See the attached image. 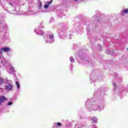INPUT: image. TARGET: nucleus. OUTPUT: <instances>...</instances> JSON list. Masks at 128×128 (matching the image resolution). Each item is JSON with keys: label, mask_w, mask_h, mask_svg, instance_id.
<instances>
[{"label": "nucleus", "mask_w": 128, "mask_h": 128, "mask_svg": "<svg viewBox=\"0 0 128 128\" xmlns=\"http://www.w3.org/2000/svg\"><path fill=\"white\" fill-rule=\"evenodd\" d=\"M92 100L90 98H88L86 102L85 106L89 110H98L100 112V110H102L104 108V102L96 100L92 103Z\"/></svg>", "instance_id": "obj_1"}, {"label": "nucleus", "mask_w": 128, "mask_h": 128, "mask_svg": "<svg viewBox=\"0 0 128 128\" xmlns=\"http://www.w3.org/2000/svg\"><path fill=\"white\" fill-rule=\"evenodd\" d=\"M60 30H58V36L60 38L66 40V30L68 28V22L60 23L59 24Z\"/></svg>", "instance_id": "obj_2"}, {"label": "nucleus", "mask_w": 128, "mask_h": 128, "mask_svg": "<svg viewBox=\"0 0 128 128\" xmlns=\"http://www.w3.org/2000/svg\"><path fill=\"white\" fill-rule=\"evenodd\" d=\"M46 36V44H52V42H54V34H52V32H47Z\"/></svg>", "instance_id": "obj_3"}, {"label": "nucleus", "mask_w": 128, "mask_h": 128, "mask_svg": "<svg viewBox=\"0 0 128 128\" xmlns=\"http://www.w3.org/2000/svg\"><path fill=\"white\" fill-rule=\"evenodd\" d=\"M78 56L83 64H88V58L86 57V54L80 52L78 53Z\"/></svg>", "instance_id": "obj_4"}, {"label": "nucleus", "mask_w": 128, "mask_h": 128, "mask_svg": "<svg viewBox=\"0 0 128 128\" xmlns=\"http://www.w3.org/2000/svg\"><path fill=\"white\" fill-rule=\"evenodd\" d=\"M42 28H44V26H42V23L40 24L38 28L34 30L36 34H38V36H44V30H42Z\"/></svg>", "instance_id": "obj_5"}, {"label": "nucleus", "mask_w": 128, "mask_h": 128, "mask_svg": "<svg viewBox=\"0 0 128 128\" xmlns=\"http://www.w3.org/2000/svg\"><path fill=\"white\" fill-rule=\"evenodd\" d=\"M56 14L58 18H62L64 16V9L58 10L56 11Z\"/></svg>", "instance_id": "obj_6"}, {"label": "nucleus", "mask_w": 128, "mask_h": 128, "mask_svg": "<svg viewBox=\"0 0 128 128\" xmlns=\"http://www.w3.org/2000/svg\"><path fill=\"white\" fill-rule=\"evenodd\" d=\"M93 18L94 20H97L98 22H100L98 18H100V13L98 11H96V14L94 16Z\"/></svg>", "instance_id": "obj_7"}, {"label": "nucleus", "mask_w": 128, "mask_h": 128, "mask_svg": "<svg viewBox=\"0 0 128 128\" xmlns=\"http://www.w3.org/2000/svg\"><path fill=\"white\" fill-rule=\"evenodd\" d=\"M10 69H7V72L10 74H14L16 70H14V68L10 65Z\"/></svg>", "instance_id": "obj_8"}, {"label": "nucleus", "mask_w": 128, "mask_h": 128, "mask_svg": "<svg viewBox=\"0 0 128 128\" xmlns=\"http://www.w3.org/2000/svg\"><path fill=\"white\" fill-rule=\"evenodd\" d=\"M12 84H8L6 85H5V88L7 90H12Z\"/></svg>", "instance_id": "obj_9"}, {"label": "nucleus", "mask_w": 128, "mask_h": 128, "mask_svg": "<svg viewBox=\"0 0 128 128\" xmlns=\"http://www.w3.org/2000/svg\"><path fill=\"white\" fill-rule=\"evenodd\" d=\"M5 100H6V96H0V106H2V104L4 102Z\"/></svg>", "instance_id": "obj_10"}, {"label": "nucleus", "mask_w": 128, "mask_h": 128, "mask_svg": "<svg viewBox=\"0 0 128 128\" xmlns=\"http://www.w3.org/2000/svg\"><path fill=\"white\" fill-rule=\"evenodd\" d=\"M1 50H3L4 52H8L10 50V47H6L2 48Z\"/></svg>", "instance_id": "obj_11"}, {"label": "nucleus", "mask_w": 128, "mask_h": 128, "mask_svg": "<svg viewBox=\"0 0 128 128\" xmlns=\"http://www.w3.org/2000/svg\"><path fill=\"white\" fill-rule=\"evenodd\" d=\"M42 2H39V5L38 6V10H40L41 12H46L44 10H42Z\"/></svg>", "instance_id": "obj_12"}, {"label": "nucleus", "mask_w": 128, "mask_h": 128, "mask_svg": "<svg viewBox=\"0 0 128 128\" xmlns=\"http://www.w3.org/2000/svg\"><path fill=\"white\" fill-rule=\"evenodd\" d=\"M61 126L62 124L60 122H55L53 126V128H58V126Z\"/></svg>", "instance_id": "obj_13"}, {"label": "nucleus", "mask_w": 128, "mask_h": 128, "mask_svg": "<svg viewBox=\"0 0 128 128\" xmlns=\"http://www.w3.org/2000/svg\"><path fill=\"white\" fill-rule=\"evenodd\" d=\"M2 84H12V81L7 79H3Z\"/></svg>", "instance_id": "obj_14"}, {"label": "nucleus", "mask_w": 128, "mask_h": 128, "mask_svg": "<svg viewBox=\"0 0 128 128\" xmlns=\"http://www.w3.org/2000/svg\"><path fill=\"white\" fill-rule=\"evenodd\" d=\"M91 120L92 121V122L96 124L98 122V118L96 116H93L91 118Z\"/></svg>", "instance_id": "obj_15"}, {"label": "nucleus", "mask_w": 128, "mask_h": 128, "mask_svg": "<svg viewBox=\"0 0 128 128\" xmlns=\"http://www.w3.org/2000/svg\"><path fill=\"white\" fill-rule=\"evenodd\" d=\"M104 87H102L98 90V91H95L94 92V96H96V94H98V92H101L102 90H104Z\"/></svg>", "instance_id": "obj_16"}, {"label": "nucleus", "mask_w": 128, "mask_h": 128, "mask_svg": "<svg viewBox=\"0 0 128 128\" xmlns=\"http://www.w3.org/2000/svg\"><path fill=\"white\" fill-rule=\"evenodd\" d=\"M124 14H128V9L126 8L123 11H121V14L124 15Z\"/></svg>", "instance_id": "obj_17"}, {"label": "nucleus", "mask_w": 128, "mask_h": 128, "mask_svg": "<svg viewBox=\"0 0 128 128\" xmlns=\"http://www.w3.org/2000/svg\"><path fill=\"white\" fill-rule=\"evenodd\" d=\"M16 86H17L18 90H20V82H16Z\"/></svg>", "instance_id": "obj_18"}, {"label": "nucleus", "mask_w": 128, "mask_h": 128, "mask_svg": "<svg viewBox=\"0 0 128 128\" xmlns=\"http://www.w3.org/2000/svg\"><path fill=\"white\" fill-rule=\"evenodd\" d=\"M113 86H114L113 92H116V83L114 82H113Z\"/></svg>", "instance_id": "obj_19"}, {"label": "nucleus", "mask_w": 128, "mask_h": 128, "mask_svg": "<svg viewBox=\"0 0 128 128\" xmlns=\"http://www.w3.org/2000/svg\"><path fill=\"white\" fill-rule=\"evenodd\" d=\"M70 62H74L75 60L72 56H71L70 58Z\"/></svg>", "instance_id": "obj_20"}, {"label": "nucleus", "mask_w": 128, "mask_h": 128, "mask_svg": "<svg viewBox=\"0 0 128 128\" xmlns=\"http://www.w3.org/2000/svg\"><path fill=\"white\" fill-rule=\"evenodd\" d=\"M48 6H50V4H46L44 5V8H48Z\"/></svg>", "instance_id": "obj_21"}, {"label": "nucleus", "mask_w": 128, "mask_h": 128, "mask_svg": "<svg viewBox=\"0 0 128 128\" xmlns=\"http://www.w3.org/2000/svg\"><path fill=\"white\" fill-rule=\"evenodd\" d=\"M4 79L0 77V84L2 86V84Z\"/></svg>", "instance_id": "obj_22"}, {"label": "nucleus", "mask_w": 128, "mask_h": 128, "mask_svg": "<svg viewBox=\"0 0 128 128\" xmlns=\"http://www.w3.org/2000/svg\"><path fill=\"white\" fill-rule=\"evenodd\" d=\"M73 68H74V64H70V70H72Z\"/></svg>", "instance_id": "obj_23"}, {"label": "nucleus", "mask_w": 128, "mask_h": 128, "mask_svg": "<svg viewBox=\"0 0 128 128\" xmlns=\"http://www.w3.org/2000/svg\"><path fill=\"white\" fill-rule=\"evenodd\" d=\"M106 52L107 54H112V51H110L108 50L106 51Z\"/></svg>", "instance_id": "obj_24"}, {"label": "nucleus", "mask_w": 128, "mask_h": 128, "mask_svg": "<svg viewBox=\"0 0 128 128\" xmlns=\"http://www.w3.org/2000/svg\"><path fill=\"white\" fill-rule=\"evenodd\" d=\"M12 102H8L7 106H12Z\"/></svg>", "instance_id": "obj_25"}, {"label": "nucleus", "mask_w": 128, "mask_h": 128, "mask_svg": "<svg viewBox=\"0 0 128 128\" xmlns=\"http://www.w3.org/2000/svg\"><path fill=\"white\" fill-rule=\"evenodd\" d=\"M122 82V78L121 77L119 78V80H118V82Z\"/></svg>", "instance_id": "obj_26"}, {"label": "nucleus", "mask_w": 128, "mask_h": 128, "mask_svg": "<svg viewBox=\"0 0 128 128\" xmlns=\"http://www.w3.org/2000/svg\"><path fill=\"white\" fill-rule=\"evenodd\" d=\"M92 28H96V24H93L92 25Z\"/></svg>", "instance_id": "obj_27"}, {"label": "nucleus", "mask_w": 128, "mask_h": 128, "mask_svg": "<svg viewBox=\"0 0 128 128\" xmlns=\"http://www.w3.org/2000/svg\"><path fill=\"white\" fill-rule=\"evenodd\" d=\"M114 76L116 77V78L118 79V73L114 72Z\"/></svg>", "instance_id": "obj_28"}, {"label": "nucleus", "mask_w": 128, "mask_h": 128, "mask_svg": "<svg viewBox=\"0 0 128 128\" xmlns=\"http://www.w3.org/2000/svg\"><path fill=\"white\" fill-rule=\"evenodd\" d=\"M52 0H50V1L47 2L48 4H52Z\"/></svg>", "instance_id": "obj_29"}, {"label": "nucleus", "mask_w": 128, "mask_h": 128, "mask_svg": "<svg viewBox=\"0 0 128 128\" xmlns=\"http://www.w3.org/2000/svg\"><path fill=\"white\" fill-rule=\"evenodd\" d=\"M54 19L53 18H51L50 19V22H54Z\"/></svg>", "instance_id": "obj_30"}, {"label": "nucleus", "mask_w": 128, "mask_h": 128, "mask_svg": "<svg viewBox=\"0 0 128 128\" xmlns=\"http://www.w3.org/2000/svg\"><path fill=\"white\" fill-rule=\"evenodd\" d=\"M92 128H98V127L96 126V125H92Z\"/></svg>", "instance_id": "obj_31"}, {"label": "nucleus", "mask_w": 128, "mask_h": 128, "mask_svg": "<svg viewBox=\"0 0 128 128\" xmlns=\"http://www.w3.org/2000/svg\"><path fill=\"white\" fill-rule=\"evenodd\" d=\"M125 92H128V86H126V88L125 89Z\"/></svg>", "instance_id": "obj_32"}, {"label": "nucleus", "mask_w": 128, "mask_h": 128, "mask_svg": "<svg viewBox=\"0 0 128 128\" xmlns=\"http://www.w3.org/2000/svg\"><path fill=\"white\" fill-rule=\"evenodd\" d=\"M86 28H87L86 32H90V28H88V27H86Z\"/></svg>", "instance_id": "obj_33"}, {"label": "nucleus", "mask_w": 128, "mask_h": 128, "mask_svg": "<svg viewBox=\"0 0 128 128\" xmlns=\"http://www.w3.org/2000/svg\"><path fill=\"white\" fill-rule=\"evenodd\" d=\"M8 4L11 6H12V2H9Z\"/></svg>", "instance_id": "obj_34"}, {"label": "nucleus", "mask_w": 128, "mask_h": 128, "mask_svg": "<svg viewBox=\"0 0 128 128\" xmlns=\"http://www.w3.org/2000/svg\"><path fill=\"white\" fill-rule=\"evenodd\" d=\"M3 50H2V48L0 49V53L1 54H2L3 52H2Z\"/></svg>", "instance_id": "obj_35"}, {"label": "nucleus", "mask_w": 128, "mask_h": 128, "mask_svg": "<svg viewBox=\"0 0 128 128\" xmlns=\"http://www.w3.org/2000/svg\"><path fill=\"white\" fill-rule=\"evenodd\" d=\"M98 46H99V48H100V46H102V45H100V44H98Z\"/></svg>", "instance_id": "obj_36"}, {"label": "nucleus", "mask_w": 128, "mask_h": 128, "mask_svg": "<svg viewBox=\"0 0 128 128\" xmlns=\"http://www.w3.org/2000/svg\"><path fill=\"white\" fill-rule=\"evenodd\" d=\"M0 90L1 92H2V88H0Z\"/></svg>", "instance_id": "obj_37"}, {"label": "nucleus", "mask_w": 128, "mask_h": 128, "mask_svg": "<svg viewBox=\"0 0 128 128\" xmlns=\"http://www.w3.org/2000/svg\"><path fill=\"white\" fill-rule=\"evenodd\" d=\"M4 30V28H3L2 29V30Z\"/></svg>", "instance_id": "obj_38"}, {"label": "nucleus", "mask_w": 128, "mask_h": 128, "mask_svg": "<svg viewBox=\"0 0 128 128\" xmlns=\"http://www.w3.org/2000/svg\"><path fill=\"white\" fill-rule=\"evenodd\" d=\"M28 12H32L31 10L28 11Z\"/></svg>", "instance_id": "obj_39"}, {"label": "nucleus", "mask_w": 128, "mask_h": 128, "mask_svg": "<svg viewBox=\"0 0 128 128\" xmlns=\"http://www.w3.org/2000/svg\"><path fill=\"white\" fill-rule=\"evenodd\" d=\"M84 24L86 26V24L84 23Z\"/></svg>", "instance_id": "obj_40"}, {"label": "nucleus", "mask_w": 128, "mask_h": 128, "mask_svg": "<svg viewBox=\"0 0 128 128\" xmlns=\"http://www.w3.org/2000/svg\"><path fill=\"white\" fill-rule=\"evenodd\" d=\"M75 0V2H78V0Z\"/></svg>", "instance_id": "obj_41"}, {"label": "nucleus", "mask_w": 128, "mask_h": 128, "mask_svg": "<svg viewBox=\"0 0 128 128\" xmlns=\"http://www.w3.org/2000/svg\"><path fill=\"white\" fill-rule=\"evenodd\" d=\"M74 26H76V24H74Z\"/></svg>", "instance_id": "obj_42"}, {"label": "nucleus", "mask_w": 128, "mask_h": 128, "mask_svg": "<svg viewBox=\"0 0 128 128\" xmlns=\"http://www.w3.org/2000/svg\"><path fill=\"white\" fill-rule=\"evenodd\" d=\"M90 80H92V78H90Z\"/></svg>", "instance_id": "obj_43"}, {"label": "nucleus", "mask_w": 128, "mask_h": 128, "mask_svg": "<svg viewBox=\"0 0 128 128\" xmlns=\"http://www.w3.org/2000/svg\"><path fill=\"white\" fill-rule=\"evenodd\" d=\"M70 40H72V38H70Z\"/></svg>", "instance_id": "obj_44"}, {"label": "nucleus", "mask_w": 128, "mask_h": 128, "mask_svg": "<svg viewBox=\"0 0 128 128\" xmlns=\"http://www.w3.org/2000/svg\"><path fill=\"white\" fill-rule=\"evenodd\" d=\"M128 52V50H127Z\"/></svg>", "instance_id": "obj_45"}, {"label": "nucleus", "mask_w": 128, "mask_h": 128, "mask_svg": "<svg viewBox=\"0 0 128 128\" xmlns=\"http://www.w3.org/2000/svg\"><path fill=\"white\" fill-rule=\"evenodd\" d=\"M2 58V57H0V58Z\"/></svg>", "instance_id": "obj_46"}, {"label": "nucleus", "mask_w": 128, "mask_h": 128, "mask_svg": "<svg viewBox=\"0 0 128 128\" xmlns=\"http://www.w3.org/2000/svg\"><path fill=\"white\" fill-rule=\"evenodd\" d=\"M14 10H16V8H14Z\"/></svg>", "instance_id": "obj_47"}]
</instances>
